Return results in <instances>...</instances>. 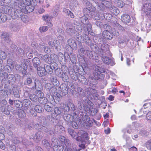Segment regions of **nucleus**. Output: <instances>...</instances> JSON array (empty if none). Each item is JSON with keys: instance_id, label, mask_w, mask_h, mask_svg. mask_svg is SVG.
Instances as JSON below:
<instances>
[{"instance_id": "obj_25", "label": "nucleus", "mask_w": 151, "mask_h": 151, "mask_svg": "<svg viewBox=\"0 0 151 151\" xmlns=\"http://www.w3.org/2000/svg\"><path fill=\"white\" fill-rule=\"evenodd\" d=\"M112 25L116 29L119 30L120 31L123 32L124 30V27L117 23L116 22L113 23Z\"/></svg>"}, {"instance_id": "obj_57", "label": "nucleus", "mask_w": 151, "mask_h": 151, "mask_svg": "<svg viewBox=\"0 0 151 151\" xmlns=\"http://www.w3.org/2000/svg\"><path fill=\"white\" fill-rule=\"evenodd\" d=\"M32 83V80L30 78H28L24 82V84L29 86Z\"/></svg>"}, {"instance_id": "obj_60", "label": "nucleus", "mask_w": 151, "mask_h": 151, "mask_svg": "<svg viewBox=\"0 0 151 151\" xmlns=\"http://www.w3.org/2000/svg\"><path fill=\"white\" fill-rule=\"evenodd\" d=\"M44 108L45 110L48 112H51L52 110L51 107L48 105H45L44 106Z\"/></svg>"}, {"instance_id": "obj_18", "label": "nucleus", "mask_w": 151, "mask_h": 151, "mask_svg": "<svg viewBox=\"0 0 151 151\" xmlns=\"http://www.w3.org/2000/svg\"><path fill=\"white\" fill-rule=\"evenodd\" d=\"M53 17L51 16H50L48 14L44 15L42 17V18L43 20L45 21L48 24H50L52 26V23L50 22L52 19Z\"/></svg>"}, {"instance_id": "obj_43", "label": "nucleus", "mask_w": 151, "mask_h": 151, "mask_svg": "<svg viewBox=\"0 0 151 151\" xmlns=\"http://www.w3.org/2000/svg\"><path fill=\"white\" fill-rule=\"evenodd\" d=\"M34 110L36 111L38 113H40L43 111V108L39 105H36L35 107Z\"/></svg>"}, {"instance_id": "obj_35", "label": "nucleus", "mask_w": 151, "mask_h": 151, "mask_svg": "<svg viewBox=\"0 0 151 151\" xmlns=\"http://www.w3.org/2000/svg\"><path fill=\"white\" fill-rule=\"evenodd\" d=\"M100 56L101 57V59L105 63L109 64L111 62V59H110L109 58L107 57H104L103 56L101 55Z\"/></svg>"}, {"instance_id": "obj_17", "label": "nucleus", "mask_w": 151, "mask_h": 151, "mask_svg": "<svg viewBox=\"0 0 151 151\" xmlns=\"http://www.w3.org/2000/svg\"><path fill=\"white\" fill-rule=\"evenodd\" d=\"M37 73L40 76H43L46 75V72L44 67H41L37 68Z\"/></svg>"}, {"instance_id": "obj_56", "label": "nucleus", "mask_w": 151, "mask_h": 151, "mask_svg": "<svg viewBox=\"0 0 151 151\" xmlns=\"http://www.w3.org/2000/svg\"><path fill=\"white\" fill-rule=\"evenodd\" d=\"M25 8L29 12H30L34 10V7L30 6V5L29 6H25Z\"/></svg>"}, {"instance_id": "obj_52", "label": "nucleus", "mask_w": 151, "mask_h": 151, "mask_svg": "<svg viewBox=\"0 0 151 151\" xmlns=\"http://www.w3.org/2000/svg\"><path fill=\"white\" fill-rule=\"evenodd\" d=\"M50 58L51 60H52L53 62H54L57 61L58 59V55L55 54H52L51 55Z\"/></svg>"}, {"instance_id": "obj_32", "label": "nucleus", "mask_w": 151, "mask_h": 151, "mask_svg": "<svg viewBox=\"0 0 151 151\" xmlns=\"http://www.w3.org/2000/svg\"><path fill=\"white\" fill-rule=\"evenodd\" d=\"M68 131L69 134L73 138H75L77 135V133L73 129H68Z\"/></svg>"}, {"instance_id": "obj_7", "label": "nucleus", "mask_w": 151, "mask_h": 151, "mask_svg": "<svg viewBox=\"0 0 151 151\" xmlns=\"http://www.w3.org/2000/svg\"><path fill=\"white\" fill-rule=\"evenodd\" d=\"M42 132H38L35 135H32L30 136V139H33L35 142H38L40 141L42 137Z\"/></svg>"}, {"instance_id": "obj_33", "label": "nucleus", "mask_w": 151, "mask_h": 151, "mask_svg": "<svg viewBox=\"0 0 151 151\" xmlns=\"http://www.w3.org/2000/svg\"><path fill=\"white\" fill-rule=\"evenodd\" d=\"M30 90L29 88L27 86H25L23 88V91H24V96L26 98L29 96L30 93Z\"/></svg>"}, {"instance_id": "obj_9", "label": "nucleus", "mask_w": 151, "mask_h": 151, "mask_svg": "<svg viewBox=\"0 0 151 151\" xmlns=\"http://www.w3.org/2000/svg\"><path fill=\"white\" fill-rule=\"evenodd\" d=\"M17 4L20 8L23 9L26 5L29 6L31 4V0H22L21 1L18 2Z\"/></svg>"}, {"instance_id": "obj_49", "label": "nucleus", "mask_w": 151, "mask_h": 151, "mask_svg": "<svg viewBox=\"0 0 151 151\" xmlns=\"http://www.w3.org/2000/svg\"><path fill=\"white\" fill-rule=\"evenodd\" d=\"M86 51H85L84 49L83 48H81L79 49L78 50V52L79 53V55L81 57H83V56L84 54H85L86 53Z\"/></svg>"}, {"instance_id": "obj_30", "label": "nucleus", "mask_w": 151, "mask_h": 151, "mask_svg": "<svg viewBox=\"0 0 151 151\" xmlns=\"http://www.w3.org/2000/svg\"><path fill=\"white\" fill-rule=\"evenodd\" d=\"M41 57L45 62L48 63L52 62L50 58L47 55H45L44 56L42 55Z\"/></svg>"}, {"instance_id": "obj_13", "label": "nucleus", "mask_w": 151, "mask_h": 151, "mask_svg": "<svg viewBox=\"0 0 151 151\" xmlns=\"http://www.w3.org/2000/svg\"><path fill=\"white\" fill-rule=\"evenodd\" d=\"M54 132L56 134H60L64 131V127L61 125H56L54 128Z\"/></svg>"}, {"instance_id": "obj_3", "label": "nucleus", "mask_w": 151, "mask_h": 151, "mask_svg": "<svg viewBox=\"0 0 151 151\" xmlns=\"http://www.w3.org/2000/svg\"><path fill=\"white\" fill-rule=\"evenodd\" d=\"M62 112V108L55 107L54 109V112L52 113L51 116L54 119L58 120L60 118V115Z\"/></svg>"}, {"instance_id": "obj_2", "label": "nucleus", "mask_w": 151, "mask_h": 151, "mask_svg": "<svg viewBox=\"0 0 151 151\" xmlns=\"http://www.w3.org/2000/svg\"><path fill=\"white\" fill-rule=\"evenodd\" d=\"M94 73L95 77L97 79H102L104 77V75L101 73H107L108 70L106 69L97 66L94 70Z\"/></svg>"}, {"instance_id": "obj_20", "label": "nucleus", "mask_w": 151, "mask_h": 151, "mask_svg": "<svg viewBox=\"0 0 151 151\" xmlns=\"http://www.w3.org/2000/svg\"><path fill=\"white\" fill-rule=\"evenodd\" d=\"M35 86L34 87H32V88L33 90L35 89L37 91H40L42 89V87L41 85V83L39 82V81L36 80L35 82Z\"/></svg>"}, {"instance_id": "obj_28", "label": "nucleus", "mask_w": 151, "mask_h": 151, "mask_svg": "<svg viewBox=\"0 0 151 151\" xmlns=\"http://www.w3.org/2000/svg\"><path fill=\"white\" fill-rule=\"evenodd\" d=\"M44 67L46 72L49 74H51L52 73L53 69L50 65L45 64L44 65Z\"/></svg>"}, {"instance_id": "obj_14", "label": "nucleus", "mask_w": 151, "mask_h": 151, "mask_svg": "<svg viewBox=\"0 0 151 151\" xmlns=\"http://www.w3.org/2000/svg\"><path fill=\"white\" fill-rule=\"evenodd\" d=\"M121 20L124 23L127 24L129 23L131 21L130 16L127 14H124L121 16Z\"/></svg>"}, {"instance_id": "obj_11", "label": "nucleus", "mask_w": 151, "mask_h": 151, "mask_svg": "<svg viewBox=\"0 0 151 151\" xmlns=\"http://www.w3.org/2000/svg\"><path fill=\"white\" fill-rule=\"evenodd\" d=\"M68 45H66V47H70L73 49H76L77 48V44L75 40L70 38L68 41Z\"/></svg>"}, {"instance_id": "obj_1", "label": "nucleus", "mask_w": 151, "mask_h": 151, "mask_svg": "<svg viewBox=\"0 0 151 151\" xmlns=\"http://www.w3.org/2000/svg\"><path fill=\"white\" fill-rule=\"evenodd\" d=\"M9 14L10 15L13 19H17L18 18L21 17V19L23 22H26L25 16H22L23 13L22 11L19 9L14 10L12 11L11 9L8 10Z\"/></svg>"}, {"instance_id": "obj_44", "label": "nucleus", "mask_w": 151, "mask_h": 151, "mask_svg": "<svg viewBox=\"0 0 151 151\" xmlns=\"http://www.w3.org/2000/svg\"><path fill=\"white\" fill-rule=\"evenodd\" d=\"M81 21L85 25L87 24L89 22L88 18L85 16H83L81 18Z\"/></svg>"}, {"instance_id": "obj_19", "label": "nucleus", "mask_w": 151, "mask_h": 151, "mask_svg": "<svg viewBox=\"0 0 151 151\" xmlns=\"http://www.w3.org/2000/svg\"><path fill=\"white\" fill-rule=\"evenodd\" d=\"M78 134L81 136L82 141L88 140L89 139L88 134L85 132L81 130L78 132Z\"/></svg>"}, {"instance_id": "obj_36", "label": "nucleus", "mask_w": 151, "mask_h": 151, "mask_svg": "<svg viewBox=\"0 0 151 151\" xmlns=\"http://www.w3.org/2000/svg\"><path fill=\"white\" fill-rule=\"evenodd\" d=\"M42 144L43 146L47 149H49L51 147L49 142L46 139H44L42 141Z\"/></svg>"}, {"instance_id": "obj_27", "label": "nucleus", "mask_w": 151, "mask_h": 151, "mask_svg": "<svg viewBox=\"0 0 151 151\" xmlns=\"http://www.w3.org/2000/svg\"><path fill=\"white\" fill-rule=\"evenodd\" d=\"M54 151H63V147L61 145L60 143L56 145H54L53 147Z\"/></svg>"}, {"instance_id": "obj_10", "label": "nucleus", "mask_w": 151, "mask_h": 151, "mask_svg": "<svg viewBox=\"0 0 151 151\" xmlns=\"http://www.w3.org/2000/svg\"><path fill=\"white\" fill-rule=\"evenodd\" d=\"M48 43L49 45L53 47V48H55L57 50L60 49L61 47L60 46V43L58 41L54 40L49 42Z\"/></svg>"}, {"instance_id": "obj_50", "label": "nucleus", "mask_w": 151, "mask_h": 151, "mask_svg": "<svg viewBox=\"0 0 151 151\" xmlns=\"http://www.w3.org/2000/svg\"><path fill=\"white\" fill-rule=\"evenodd\" d=\"M84 37H85V42L87 45H91L92 43L91 40L86 35H84Z\"/></svg>"}, {"instance_id": "obj_54", "label": "nucleus", "mask_w": 151, "mask_h": 151, "mask_svg": "<svg viewBox=\"0 0 151 151\" xmlns=\"http://www.w3.org/2000/svg\"><path fill=\"white\" fill-rule=\"evenodd\" d=\"M48 29V27L47 26H43L40 28V30L41 32H45L47 31Z\"/></svg>"}, {"instance_id": "obj_26", "label": "nucleus", "mask_w": 151, "mask_h": 151, "mask_svg": "<svg viewBox=\"0 0 151 151\" xmlns=\"http://www.w3.org/2000/svg\"><path fill=\"white\" fill-rule=\"evenodd\" d=\"M84 101H83L82 100H80L78 101V109L81 111H83L84 108L85 106V104H84Z\"/></svg>"}, {"instance_id": "obj_47", "label": "nucleus", "mask_w": 151, "mask_h": 151, "mask_svg": "<svg viewBox=\"0 0 151 151\" xmlns=\"http://www.w3.org/2000/svg\"><path fill=\"white\" fill-rule=\"evenodd\" d=\"M38 101L40 103L44 104L46 103L47 100L45 97H43L41 98H38Z\"/></svg>"}, {"instance_id": "obj_42", "label": "nucleus", "mask_w": 151, "mask_h": 151, "mask_svg": "<svg viewBox=\"0 0 151 151\" xmlns=\"http://www.w3.org/2000/svg\"><path fill=\"white\" fill-rule=\"evenodd\" d=\"M63 80L65 82H68L69 81V78L68 76L66 75V74L64 73H62L61 76H60Z\"/></svg>"}, {"instance_id": "obj_51", "label": "nucleus", "mask_w": 151, "mask_h": 151, "mask_svg": "<svg viewBox=\"0 0 151 151\" xmlns=\"http://www.w3.org/2000/svg\"><path fill=\"white\" fill-rule=\"evenodd\" d=\"M104 17L107 20H110L112 18V15L109 13H106L104 14Z\"/></svg>"}, {"instance_id": "obj_59", "label": "nucleus", "mask_w": 151, "mask_h": 151, "mask_svg": "<svg viewBox=\"0 0 151 151\" xmlns=\"http://www.w3.org/2000/svg\"><path fill=\"white\" fill-rule=\"evenodd\" d=\"M36 95L38 98H41L43 97L44 96V93L41 90L37 91Z\"/></svg>"}, {"instance_id": "obj_37", "label": "nucleus", "mask_w": 151, "mask_h": 151, "mask_svg": "<svg viewBox=\"0 0 151 151\" xmlns=\"http://www.w3.org/2000/svg\"><path fill=\"white\" fill-rule=\"evenodd\" d=\"M18 116L19 118H24L26 116V113L24 111L20 109L18 111Z\"/></svg>"}, {"instance_id": "obj_23", "label": "nucleus", "mask_w": 151, "mask_h": 151, "mask_svg": "<svg viewBox=\"0 0 151 151\" xmlns=\"http://www.w3.org/2000/svg\"><path fill=\"white\" fill-rule=\"evenodd\" d=\"M64 143L66 146V148L64 150L65 151H73L72 149L70 147V143L69 140L66 139Z\"/></svg>"}, {"instance_id": "obj_15", "label": "nucleus", "mask_w": 151, "mask_h": 151, "mask_svg": "<svg viewBox=\"0 0 151 151\" xmlns=\"http://www.w3.org/2000/svg\"><path fill=\"white\" fill-rule=\"evenodd\" d=\"M23 123L25 128L28 129H32L33 128L34 126L33 123L29 122L27 119H25Z\"/></svg>"}, {"instance_id": "obj_61", "label": "nucleus", "mask_w": 151, "mask_h": 151, "mask_svg": "<svg viewBox=\"0 0 151 151\" xmlns=\"http://www.w3.org/2000/svg\"><path fill=\"white\" fill-rule=\"evenodd\" d=\"M0 18L1 21L2 22H5L6 20V17L5 15L4 14H1L0 15Z\"/></svg>"}, {"instance_id": "obj_24", "label": "nucleus", "mask_w": 151, "mask_h": 151, "mask_svg": "<svg viewBox=\"0 0 151 151\" xmlns=\"http://www.w3.org/2000/svg\"><path fill=\"white\" fill-rule=\"evenodd\" d=\"M109 10L112 13L116 16L118 15L119 12V11L118 9L114 6L110 7Z\"/></svg>"}, {"instance_id": "obj_29", "label": "nucleus", "mask_w": 151, "mask_h": 151, "mask_svg": "<svg viewBox=\"0 0 151 151\" xmlns=\"http://www.w3.org/2000/svg\"><path fill=\"white\" fill-rule=\"evenodd\" d=\"M33 65L35 68L37 67L40 64V62L39 58L37 57H35L32 60Z\"/></svg>"}, {"instance_id": "obj_63", "label": "nucleus", "mask_w": 151, "mask_h": 151, "mask_svg": "<svg viewBox=\"0 0 151 151\" xmlns=\"http://www.w3.org/2000/svg\"><path fill=\"white\" fill-rule=\"evenodd\" d=\"M146 146L148 149L151 150V140L148 141L146 143Z\"/></svg>"}, {"instance_id": "obj_38", "label": "nucleus", "mask_w": 151, "mask_h": 151, "mask_svg": "<svg viewBox=\"0 0 151 151\" xmlns=\"http://www.w3.org/2000/svg\"><path fill=\"white\" fill-rule=\"evenodd\" d=\"M66 31L68 34L71 35H73L74 33H75L74 28L73 27L72 28L68 27L66 29Z\"/></svg>"}, {"instance_id": "obj_6", "label": "nucleus", "mask_w": 151, "mask_h": 151, "mask_svg": "<svg viewBox=\"0 0 151 151\" xmlns=\"http://www.w3.org/2000/svg\"><path fill=\"white\" fill-rule=\"evenodd\" d=\"M15 68L17 70L22 71L23 74L26 75L27 73L26 70L27 69V66L26 63H21V65H16Z\"/></svg>"}, {"instance_id": "obj_64", "label": "nucleus", "mask_w": 151, "mask_h": 151, "mask_svg": "<svg viewBox=\"0 0 151 151\" xmlns=\"http://www.w3.org/2000/svg\"><path fill=\"white\" fill-rule=\"evenodd\" d=\"M30 112L33 116L35 117L37 116V113L36 111L33 109H31Z\"/></svg>"}, {"instance_id": "obj_16", "label": "nucleus", "mask_w": 151, "mask_h": 151, "mask_svg": "<svg viewBox=\"0 0 151 151\" xmlns=\"http://www.w3.org/2000/svg\"><path fill=\"white\" fill-rule=\"evenodd\" d=\"M104 38L105 39L111 40L112 38V35L107 30L104 31L102 33Z\"/></svg>"}, {"instance_id": "obj_55", "label": "nucleus", "mask_w": 151, "mask_h": 151, "mask_svg": "<svg viewBox=\"0 0 151 151\" xmlns=\"http://www.w3.org/2000/svg\"><path fill=\"white\" fill-rule=\"evenodd\" d=\"M67 107L68 108V111L70 110H73L75 109L74 104L70 103L68 104Z\"/></svg>"}, {"instance_id": "obj_12", "label": "nucleus", "mask_w": 151, "mask_h": 151, "mask_svg": "<svg viewBox=\"0 0 151 151\" xmlns=\"http://www.w3.org/2000/svg\"><path fill=\"white\" fill-rule=\"evenodd\" d=\"M67 54H66L64 55L61 52H59L58 55V60L62 64H65L66 62V60H67V58L66 57Z\"/></svg>"}, {"instance_id": "obj_21", "label": "nucleus", "mask_w": 151, "mask_h": 151, "mask_svg": "<svg viewBox=\"0 0 151 151\" xmlns=\"http://www.w3.org/2000/svg\"><path fill=\"white\" fill-rule=\"evenodd\" d=\"M50 95L52 97L53 96H58V94L56 92V88L55 86H52L49 90Z\"/></svg>"}, {"instance_id": "obj_40", "label": "nucleus", "mask_w": 151, "mask_h": 151, "mask_svg": "<svg viewBox=\"0 0 151 151\" xmlns=\"http://www.w3.org/2000/svg\"><path fill=\"white\" fill-rule=\"evenodd\" d=\"M51 141L52 142L51 145L53 147L54 145H56L58 144H59V143H60V142L57 139L55 138H52L51 139Z\"/></svg>"}, {"instance_id": "obj_41", "label": "nucleus", "mask_w": 151, "mask_h": 151, "mask_svg": "<svg viewBox=\"0 0 151 151\" xmlns=\"http://www.w3.org/2000/svg\"><path fill=\"white\" fill-rule=\"evenodd\" d=\"M51 141L52 142L51 145L53 147L54 145H56L58 144H59V143H60V142L57 139L55 138H52L51 139Z\"/></svg>"}, {"instance_id": "obj_53", "label": "nucleus", "mask_w": 151, "mask_h": 151, "mask_svg": "<svg viewBox=\"0 0 151 151\" xmlns=\"http://www.w3.org/2000/svg\"><path fill=\"white\" fill-rule=\"evenodd\" d=\"M24 51L22 49H19L17 52V55L20 57H22L24 55Z\"/></svg>"}, {"instance_id": "obj_39", "label": "nucleus", "mask_w": 151, "mask_h": 151, "mask_svg": "<svg viewBox=\"0 0 151 151\" xmlns=\"http://www.w3.org/2000/svg\"><path fill=\"white\" fill-rule=\"evenodd\" d=\"M0 110L4 114L8 115L9 114V111L6 108V106H2L0 108Z\"/></svg>"}, {"instance_id": "obj_5", "label": "nucleus", "mask_w": 151, "mask_h": 151, "mask_svg": "<svg viewBox=\"0 0 151 151\" xmlns=\"http://www.w3.org/2000/svg\"><path fill=\"white\" fill-rule=\"evenodd\" d=\"M142 11L146 15L150 14L151 13V4L147 3L144 4Z\"/></svg>"}, {"instance_id": "obj_34", "label": "nucleus", "mask_w": 151, "mask_h": 151, "mask_svg": "<svg viewBox=\"0 0 151 151\" xmlns=\"http://www.w3.org/2000/svg\"><path fill=\"white\" fill-rule=\"evenodd\" d=\"M67 60L69 58L71 61L72 63H76L77 60L76 56L75 55H72L71 57H70L69 55L67 54Z\"/></svg>"}, {"instance_id": "obj_4", "label": "nucleus", "mask_w": 151, "mask_h": 151, "mask_svg": "<svg viewBox=\"0 0 151 151\" xmlns=\"http://www.w3.org/2000/svg\"><path fill=\"white\" fill-rule=\"evenodd\" d=\"M96 8L92 6H88L86 8H84L83 9L84 13L86 15H88L90 17H91L94 14V12L95 11Z\"/></svg>"}, {"instance_id": "obj_62", "label": "nucleus", "mask_w": 151, "mask_h": 151, "mask_svg": "<svg viewBox=\"0 0 151 151\" xmlns=\"http://www.w3.org/2000/svg\"><path fill=\"white\" fill-rule=\"evenodd\" d=\"M116 29L114 27V30H112V33L114 35L116 36H118L119 35V32L117 30H116Z\"/></svg>"}, {"instance_id": "obj_58", "label": "nucleus", "mask_w": 151, "mask_h": 151, "mask_svg": "<svg viewBox=\"0 0 151 151\" xmlns=\"http://www.w3.org/2000/svg\"><path fill=\"white\" fill-rule=\"evenodd\" d=\"M6 58V56L5 52L3 51H0V58L2 60L5 59Z\"/></svg>"}, {"instance_id": "obj_46", "label": "nucleus", "mask_w": 151, "mask_h": 151, "mask_svg": "<svg viewBox=\"0 0 151 151\" xmlns=\"http://www.w3.org/2000/svg\"><path fill=\"white\" fill-rule=\"evenodd\" d=\"M13 91L14 97L17 98H19L20 97V95L18 89L16 88H14L13 89Z\"/></svg>"}, {"instance_id": "obj_8", "label": "nucleus", "mask_w": 151, "mask_h": 151, "mask_svg": "<svg viewBox=\"0 0 151 151\" xmlns=\"http://www.w3.org/2000/svg\"><path fill=\"white\" fill-rule=\"evenodd\" d=\"M109 49L108 45L106 44H102L101 47V49L99 52V54L102 56H104L106 55V52L108 51Z\"/></svg>"}, {"instance_id": "obj_22", "label": "nucleus", "mask_w": 151, "mask_h": 151, "mask_svg": "<svg viewBox=\"0 0 151 151\" xmlns=\"http://www.w3.org/2000/svg\"><path fill=\"white\" fill-rule=\"evenodd\" d=\"M23 106L25 110L27 109L32 105L31 102L28 99H25L23 101Z\"/></svg>"}, {"instance_id": "obj_48", "label": "nucleus", "mask_w": 151, "mask_h": 151, "mask_svg": "<svg viewBox=\"0 0 151 151\" xmlns=\"http://www.w3.org/2000/svg\"><path fill=\"white\" fill-rule=\"evenodd\" d=\"M30 99L33 101L35 102H37L38 101V99L37 96L35 94H32L29 96Z\"/></svg>"}, {"instance_id": "obj_31", "label": "nucleus", "mask_w": 151, "mask_h": 151, "mask_svg": "<svg viewBox=\"0 0 151 151\" xmlns=\"http://www.w3.org/2000/svg\"><path fill=\"white\" fill-rule=\"evenodd\" d=\"M2 39L3 40H4L6 43H9L10 40H9V36L6 33H4L2 34Z\"/></svg>"}, {"instance_id": "obj_45", "label": "nucleus", "mask_w": 151, "mask_h": 151, "mask_svg": "<svg viewBox=\"0 0 151 151\" xmlns=\"http://www.w3.org/2000/svg\"><path fill=\"white\" fill-rule=\"evenodd\" d=\"M65 119L68 122H71L72 121L73 116L70 114H67L64 117Z\"/></svg>"}]
</instances>
